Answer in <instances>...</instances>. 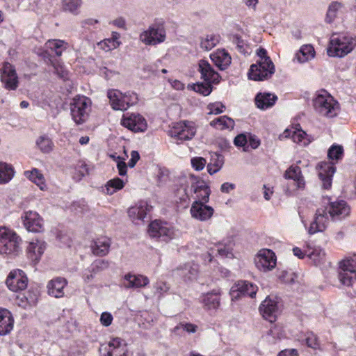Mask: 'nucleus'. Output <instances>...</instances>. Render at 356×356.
Returning <instances> with one entry per match:
<instances>
[{"instance_id":"obj_28","label":"nucleus","mask_w":356,"mask_h":356,"mask_svg":"<svg viewBox=\"0 0 356 356\" xmlns=\"http://www.w3.org/2000/svg\"><path fill=\"white\" fill-rule=\"evenodd\" d=\"M277 97L269 92H259L255 97V104L259 109L265 110L272 107Z\"/></svg>"},{"instance_id":"obj_49","label":"nucleus","mask_w":356,"mask_h":356,"mask_svg":"<svg viewBox=\"0 0 356 356\" xmlns=\"http://www.w3.org/2000/svg\"><path fill=\"white\" fill-rule=\"evenodd\" d=\"M343 154V148L339 145H332L328 149L327 156L332 160L341 159Z\"/></svg>"},{"instance_id":"obj_36","label":"nucleus","mask_w":356,"mask_h":356,"mask_svg":"<svg viewBox=\"0 0 356 356\" xmlns=\"http://www.w3.org/2000/svg\"><path fill=\"white\" fill-rule=\"evenodd\" d=\"M24 175L32 182L35 183L40 190L44 191L47 189L44 177L37 168H33L31 171H25Z\"/></svg>"},{"instance_id":"obj_64","label":"nucleus","mask_w":356,"mask_h":356,"mask_svg":"<svg viewBox=\"0 0 356 356\" xmlns=\"http://www.w3.org/2000/svg\"><path fill=\"white\" fill-rule=\"evenodd\" d=\"M277 356H298L296 349H286L281 351Z\"/></svg>"},{"instance_id":"obj_37","label":"nucleus","mask_w":356,"mask_h":356,"mask_svg":"<svg viewBox=\"0 0 356 356\" xmlns=\"http://www.w3.org/2000/svg\"><path fill=\"white\" fill-rule=\"evenodd\" d=\"M284 134L285 137L291 138L294 143H302L303 145L309 143V140L307 138V134L301 129H286Z\"/></svg>"},{"instance_id":"obj_25","label":"nucleus","mask_w":356,"mask_h":356,"mask_svg":"<svg viewBox=\"0 0 356 356\" xmlns=\"http://www.w3.org/2000/svg\"><path fill=\"white\" fill-rule=\"evenodd\" d=\"M199 71L202 78L208 83L219 82L220 76L205 60H200L199 62Z\"/></svg>"},{"instance_id":"obj_9","label":"nucleus","mask_w":356,"mask_h":356,"mask_svg":"<svg viewBox=\"0 0 356 356\" xmlns=\"http://www.w3.org/2000/svg\"><path fill=\"white\" fill-rule=\"evenodd\" d=\"M195 133L196 127L193 122L179 121L172 124L168 135L182 142L192 139Z\"/></svg>"},{"instance_id":"obj_51","label":"nucleus","mask_w":356,"mask_h":356,"mask_svg":"<svg viewBox=\"0 0 356 356\" xmlns=\"http://www.w3.org/2000/svg\"><path fill=\"white\" fill-rule=\"evenodd\" d=\"M341 8V4L339 2L332 3L329 8L326 15V21L331 23L337 15L338 11Z\"/></svg>"},{"instance_id":"obj_7","label":"nucleus","mask_w":356,"mask_h":356,"mask_svg":"<svg viewBox=\"0 0 356 356\" xmlns=\"http://www.w3.org/2000/svg\"><path fill=\"white\" fill-rule=\"evenodd\" d=\"M274 72L275 66L270 58H261L250 66L248 77L254 81H263L270 77Z\"/></svg>"},{"instance_id":"obj_16","label":"nucleus","mask_w":356,"mask_h":356,"mask_svg":"<svg viewBox=\"0 0 356 356\" xmlns=\"http://www.w3.org/2000/svg\"><path fill=\"white\" fill-rule=\"evenodd\" d=\"M1 81L7 90H15L18 87V76L15 67L10 63H4L1 72Z\"/></svg>"},{"instance_id":"obj_20","label":"nucleus","mask_w":356,"mask_h":356,"mask_svg":"<svg viewBox=\"0 0 356 356\" xmlns=\"http://www.w3.org/2000/svg\"><path fill=\"white\" fill-rule=\"evenodd\" d=\"M22 218L24 225L29 232H40L44 230L43 219L37 212L26 211Z\"/></svg>"},{"instance_id":"obj_24","label":"nucleus","mask_w":356,"mask_h":356,"mask_svg":"<svg viewBox=\"0 0 356 356\" xmlns=\"http://www.w3.org/2000/svg\"><path fill=\"white\" fill-rule=\"evenodd\" d=\"M67 283V280L62 277L51 280L47 286L48 294L56 298L63 297L65 294L63 290Z\"/></svg>"},{"instance_id":"obj_38","label":"nucleus","mask_w":356,"mask_h":356,"mask_svg":"<svg viewBox=\"0 0 356 356\" xmlns=\"http://www.w3.org/2000/svg\"><path fill=\"white\" fill-rule=\"evenodd\" d=\"M315 56V50L311 44L302 45L296 53V58L299 63H305Z\"/></svg>"},{"instance_id":"obj_18","label":"nucleus","mask_w":356,"mask_h":356,"mask_svg":"<svg viewBox=\"0 0 356 356\" xmlns=\"http://www.w3.org/2000/svg\"><path fill=\"white\" fill-rule=\"evenodd\" d=\"M102 356H127L128 348L124 340L115 337L104 348Z\"/></svg>"},{"instance_id":"obj_50","label":"nucleus","mask_w":356,"mask_h":356,"mask_svg":"<svg viewBox=\"0 0 356 356\" xmlns=\"http://www.w3.org/2000/svg\"><path fill=\"white\" fill-rule=\"evenodd\" d=\"M23 298L26 299V301L19 302L18 305L25 309L35 305L38 302L37 294L31 291H29L27 295H23Z\"/></svg>"},{"instance_id":"obj_61","label":"nucleus","mask_w":356,"mask_h":356,"mask_svg":"<svg viewBox=\"0 0 356 356\" xmlns=\"http://www.w3.org/2000/svg\"><path fill=\"white\" fill-rule=\"evenodd\" d=\"M154 288L156 291L159 295H162L163 293H165L169 289V287L167 284L163 282H158L155 284Z\"/></svg>"},{"instance_id":"obj_40","label":"nucleus","mask_w":356,"mask_h":356,"mask_svg":"<svg viewBox=\"0 0 356 356\" xmlns=\"http://www.w3.org/2000/svg\"><path fill=\"white\" fill-rule=\"evenodd\" d=\"M45 46L47 48L54 51L57 56H60L63 51L67 48V43L61 40H49Z\"/></svg>"},{"instance_id":"obj_42","label":"nucleus","mask_w":356,"mask_h":356,"mask_svg":"<svg viewBox=\"0 0 356 356\" xmlns=\"http://www.w3.org/2000/svg\"><path fill=\"white\" fill-rule=\"evenodd\" d=\"M224 158L222 155L215 154L211 156V162L207 165V171L210 175L218 172L222 167Z\"/></svg>"},{"instance_id":"obj_15","label":"nucleus","mask_w":356,"mask_h":356,"mask_svg":"<svg viewBox=\"0 0 356 356\" xmlns=\"http://www.w3.org/2000/svg\"><path fill=\"white\" fill-rule=\"evenodd\" d=\"M121 124L134 132H144L147 128L146 120L138 113L124 115Z\"/></svg>"},{"instance_id":"obj_47","label":"nucleus","mask_w":356,"mask_h":356,"mask_svg":"<svg viewBox=\"0 0 356 356\" xmlns=\"http://www.w3.org/2000/svg\"><path fill=\"white\" fill-rule=\"evenodd\" d=\"M38 147L43 153H49L53 149V143L50 138L47 136H42L38 138L36 140Z\"/></svg>"},{"instance_id":"obj_46","label":"nucleus","mask_w":356,"mask_h":356,"mask_svg":"<svg viewBox=\"0 0 356 356\" xmlns=\"http://www.w3.org/2000/svg\"><path fill=\"white\" fill-rule=\"evenodd\" d=\"M307 256L317 266L323 262L325 258V252L323 249L317 247L314 248L312 251L308 252Z\"/></svg>"},{"instance_id":"obj_33","label":"nucleus","mask_w":356,"mask_h":356,"mask_svg":"<svg viewBox=\"0 0 356 356\" xmlns=\"http://www.w3.org/2000/svg\"><path fill=\"white\" fill-rule=\"evenodd\" d=\"M111 241L106 237L97 238L92 245V250L94 254L97 256L106 255L110 248Z\"/></svg>"},{"instance_id":"obj_19","label":"nucleus","mask_w":356,"mask_h":356,"mask_svg":"<svg viewBox=\"0 0 356 356\" xmlns=\"http://www.w3.org/2000/svg\"><path fill=\"white\" fill-rule=\"evenodd\" d=\"M327 209L331 219L334 221L341 220L348 217L350 213V208L344 200L330 202Z\"/></svg>"},{"instance_id":"obj_57","label":"nucleus","mask_w":356,"mask_h":356,"mask_svg":"<svg viewBox=\"0 0 356 356\" xmlns=\"http://www.w3.org/2000/svg\"><path fill=\"white\" fill-rule=\"evenodd\" d=\"M217 251L218 254L222 257H232L233 256L230 248L227 245H219Z\"/></svg>"},{"instance_id":"obj_31","label":"nucleus","mask_w":356,"mask_h":356,"mask_svg":"<svg viewBox=\"0 0 356 356\" xmlns=\"http://www.w3.org/2000/svg\"><path fill=\"white\" fill-rule=\"evenodd\" d=\"M220 291L214 289L211 292L204 294L202 296V301L207 309H217L220 306Z\"/></svg>"},{"instance_id":"obj_55","label":"nucleus","mask_w":356,"mask_h":356,"mask_svg":"<svg viewBox=\"0 0 356 356\" xmlns=\"http://www.w3.org/2000/svg\"><path fill=\"white\" fill-rule=\"evenodd\" d=\"M197 328V325L192 323H179L174 328V332H177L179 330H182L188 333H195Z\"/></svg>"},{"instance_id":"obj_12","label":"nucleus","mask_w":356,"mask_h":356,"mask_svg":"<svg viewBox=\"0 0 356 356\" xmlns=\"http://www.w3.org/2000/svg\"><path fill=\"white\" fill-rule=\"evenodd\" d=\"M330 216L327 208L321 207L316 209L314 220L308 229L309 234L323 232L329 225Z\"/></svg>"},{"instance_id":"obj_60","label":"nucleus","mask_w":356,"mask_h":356,"mask_svg":"<svg viewBox=\"0 0 356 356\" xmlns=\"http://www.w3.org/2000/svg\"><path fill=\"white\" fill-rule=\"evenodd\" d=\"M113 321V316L108 312H103L100 316V322L104 326H109Z\"/></svg>"},{"instance_id":"obj_14","label":"nucleus","mask_w":356,"mask_h":356,"mask_svg":"<svg viewBox=\"0 0 356 356\" xmlns=\"http://www.w3.org/2000/svg\"><path fill=\"white\" fill-rule=\"evenodd\" d=\"M276 297L268 296L259 306V312L264 319L275 322L278 314V302Z\"/></svg>"},{"instance_id":"obj_48","label":"nucleus","mask_w":356,"mask_h":356,"mask_svg":"<svg viewBox=\"0 0 356 356\" xmlns=\"http://www.w3.org/2000/svg\"><path fill=\"white\" fill-rule=\"evenodd\" d=\"M124 181L118 177L111 179L106 185V193L112 195L117 191L122 189L124 187Z\"/></svg>"},{"instance_id":"obj_58","label":"nucleus","mask_w":356,"mask_h":356,"mask_svg":"<svg viewBox=\"0 0 356 356\" xmlns=\"http://www.w3.org/2000/svg\"><path fill=\"white\" fill-rule=\"evenodd\" d=\"M306 343H307V345L310 348H312L314 349L318 348L317 337L315 334H314L313 333L309 334L307 337Z\"/></svg>"},{"instance_id":"obj_10","label":"nucleus","mask_w":356,"mask_h":356,"mask_svg":"<svg viewBox=\"0 0 356 356\" xmlns=\"http://www.w3.org/2000/svg\"><path fill=\"white\" fill-rule=\"evenodd\" d=\"M166 31L162 24H154L143 31L139 35V40L145 45L154 46L165 40Z\"/></svg>"},{"instance_id":"obj_17","label":"nucleus","mask_w":356,"mask_h":356,"mask_svg":"<svg viewBox=\"0 0 356 356\" xmlns=\"http://www.w3.org/2000/svg\"><path fill=\"white\" fill-rule=\"evenodd\" d=\"M258 290L257 285L248 281H239L230 290L232 300L238 299L241 296L254 298Z\"/></svg>"},{"instance_id":"obj_21","label":"nucleus","mask_w":356,"mask_h":356,"mask_svg":"<svg viewBox=\"0 0 356 356\" xmlns=\"http://www.w3.org/2000/svg\"><path fill=\"white\" fill-rule=\"evenodd\" d=\"M205 203L200 201L193 202L190 209L192 218L200 221H206L211 218L214 210Z\"/></svg>"},{"instance_id":"obj_32","label":"nucleus","mask_w":356,"mask_h":356,"mask_svg":"<svg viewBox=\"0 0 356 356\" xmlns=\"http://www.w3.org/2000/svg\"><path fill=\"white\" fill-rule=\"evenodd\" d=\"M149 211L148 205L145 202H142L138 205L129 208L128 214L133 221H136V220H143Z\"/></svg>"},{"instance_id":"obj_8","label":"nucleus","mask_w":356,"mask_h":356,"mask_svg":"<svg viewBox=\"0 0 356 356\" xmlns=\"http://www.w3.org/2000/svg\"><path fill=\"white\" fill-rule=\"evenodd\" d=\"M148 234L152 238H160L168 241L178 236V231L166 222L154 220L149 225Z\"/></svg>"},{"instance_id":"obj_59","label":"nucleus","mask_w":356,"mask_h":356,"mask_svg":"<svg viewBox=\"0 0 356 356\" xmlns=\"http://www.w3.org/2000/svg\"><path fill=\"white\" fill-rule=\"evenodd\" d=\"M209 113L219 114L223 112L225 106L221 103L210 104L208 106Z\"/></svg>"},{"instance_id":"obj_1","label":"nucleus","mask_w":356,"mask_h":356,"mask_svg":"<svg viewBox=\"0 0 356 356\" xmlns=\"http://www.w3.org/2000/svg\"><path fill=\"white\" fill-rule=\"evenodd\" d=\"M186 196L190 200L207 202L211 191L207 183L200 177L190 175L184 179L181 184Z\"/></svg>"},{"instance_id":"obj_3","label":"nucleus","mask_w":356,"mask_h":356,"mask_svg":"<svg viewBox=\"0 0 356 356\" xmlns=\"http://www.w3.org/2000/svg\"><path fill=\"white\" fill-rule=\"evenodd\" d=\"M315 111L326 118L335 117L339 111L338 102L325 90L319 92L313 100Z\"/></svg>"},{"instance_id":"obj_54","label":"nucleus","mask_w":356,"mask_h":356,"mask_svg":"<svg viewBox=\"0 0 356 356\" xmlns=\"http://www.w3.org/2000/svg\"><path fill=\"white\" fill-rule=\"evenodd\" d=\"M124 111L127 110L129 106L134 105L137 103L138 99V96L134 92H127L124 94Z\"/></svg>"},{"instance_id":"obj_35","label":"nucleus","mask_w":356,"mask_h":356,"mask_svg":"<svg viewBox=\"0 0 356 356\" xmlns=\"http://www.w3.org/2000/svg\"><path fill=\"white\" fill-rule=\"evenodd\" d=\"M127 284L125 286L127 288H138L147 285L149 284V279L146 276L141 275H127L125 276Z\"/></svg>"},{"instance_id":"obj_30","label":"nucleus","mask_w":356,"mask_h":356,"mask_svg":"<svg viewBox=\"0 0 356 356\" xmlns=\"http://www.w3.org/2000/svg\"><path fill=\"white\" fill-rule=\"evenodd\" d=\"M284 177L288 179H293L296 182L297 188H303L305 187V181L300 168L297 165L290 166L286 170Z\"/></svg>"},{"instance_id":"obj_52","label":"nucleus","mask_w":356,"mask_h":356,"mask_svg":"<svg viewBox=\"0 0 356 356\" xmlns=\"http://www.w3.org/2000/svg\"><path fill=\"white\" fill-rule=\"evenodd\" d=\"M109 266L108 261L98 259L95 261L90 267V271L97 273L98 272L106 269Z\"/></svg>"},{"instance_id":"obj_27","label":"nucleus","mask_w":356,"mask_h":356,"mask_svg":"<svg viewBox=\"0 0 356 356\" xmlns=\"http://www.w3.org/2000/svg\"><path fill=\"white\" fill-rule=\"evenodd\" d=\"M213 63L220 70H225L232 62V58L225 49H218L210 56Z\"/></svg>"},{"instance_id":"obj_2","label":"nucleus","mask_w":356,"mask_h":356,"mask_svg":"<svg viewBox=\"0 0 356 356\" xmlns=\"http://www.w3.org/2000/svg\"><path fill=\"white\" fill-rule=\"evenodd\" d=\"M356 47V37L333 34L330 38L327 54L330 56L343 57Z\"/></svg>"},{"instance_id":"obj_5","label":"nucleus","mask_w":356,"mask_h":356,"mask_svg":"<svg viewBox=\"0 0 356 356\" xmlns=\"http://www.w3.org/2000/svg\"><path fill=\"white\" fill-rule=\"evenodd\" d=\"M21 239L13 231L5 227H0V254H15L19 250Z\"/></svg>"},{"instance_id":"obj_34","label":"nucleus","mask_w":356,"mask_h":356,"mask_svg":"<svg viewBox=\"0 0 356 356\" xmlns=\"http://www.w3.org/2000/svg\"><path fill=\"white\" fill-rule=\"evenodd\" d=\"M14 167L8 163L0 162V184L9 183L15 177Z\"/></svg>"},{"instance_id":"obj_11","label":"nucleus","mask_w":356,"mask_h":356,"mask_svg":"<svg viewBox=\"0 0 356 356\" xmlns=\"http://www.w3.org/2000/svg\"><path fill=\"white\" fill-rule=\"evenodd\" d=\"M275 254L269 249L261 250L254 258L257 268L264 272L273 270L276 266Z\"/></svg>"},{"instance_id":"obj_26","label":"nucleus","mask_w":356,"mask_h":356,"mask_svg":"<svg viewBox=\"0 0 356 356\" xmlns=\"http://www.w3.org/2000/svg\"><path fill=\"white\" fill-rule=\"evenodd\" d=\"M14 319L11 313L6 309L0 308V335L9 334L13 329Z\"/></svg>"},{"instance_id":"obj_39","label":"nucleus","mask_w":356,"mask_h":356,"mask_svg":"<svg viewBox=\"0 0 356 356\" xmlns=\"http://www.w3.org/2000/svg\"><path fill=\"white\" fill-rule=\"evenodd\" d=\"M234 121L227 115L218 117L210 122V125L220 130L232 129L234 127Z\"/></svg>"},{"instance_id":"obj_41","label":"nucleus","mask_w":356,"mask_h":356,"mask_svg":"<svg viewBox=\"0 0 356 356\" xmlns=\"http://www.w3.org/2000/svg\"><path fill=\"white\" fill-rule=\"evenodd\" d=\"M120 37V33L117 32H113L112 37L111 38L106 39L103 42H100L99 44L101 48L103 49L105 51H109L112 49H116L120 44V42L119 41Z\"/></svg>"},{"instance_id":"obj_63","label":"nucleus","mask_w":356,"mask_h":356,"mask_svg":"<svg viewBox=\"0 0 356 356\" xmlns=\"http://www.w3.org/2000/svg\"><path fill=\"white\" fill-rule=\"evenodd\" d=\"M234 145L238 147H244L247 143L246 136L243 134L238 135L234 140Z\"/></svg>"},{"instance_id":"obj_44","label":"nucleus","mask_w":356,"mask_h":356,"mask_svg":"<svg viewBox=\"0 0 356 356\" xmlns=\"http://www.w3.org/2000/svg\"><path fill=\"white\" fill-rule=\"evenodd\" d=\"M177 270L179 272L180 275L188 280H191L197 276L198 268L195 264L191 265L187 264L184 267L179 268Z\"/></svg>"},{"instance_id":"obj_53","label":"nucleus","mask_w":356,"mask_h":356,"mask_svg":"<svg viewBox=\"0 0 356 356\" xmlns=\"http://www.w3.org/2000/svg\"><path fill=\"white\" fill-rule=\"evenodd\" d=\"M193 89L195 92H197L200 94H202L204 96L209 95L211 92V90H212L211 86L210 83H208V82L206 83L195 84L193 86Z\"/></svg>"},{"instance_id":"obj_43","label":"nucleus","mask_w":356,"mask_h":356,"mask_svg":"<svg viewBox=\"0 0 356 356\" xmlns=\"http://www.w3.org/2000/svg\"><path fill=\"white\" fill-rule=\"evenodd\" d=\"M82 0H63L62 6L65 12L73 15H78L81 7Z\"/></svg>"},{"instance_id":"obj_4","label":"nucleus","mask_w":356,"mask_h":356,"mask_svg":"<svg viewBox=\"0 0 356 356\" xmlns=\"http://www.w3.org/2000/svg\"><path fill=\"white\" fill-rule=\"evenodd\" d=\"M91 100L85 96H77L70 103L71 115L77 124L85 122L91 109Z\"/></svg>"},{"instance_id":"obj_29","label":"nucleus","mask_w":356,"mask_h":356,"mask_svg":"<svg viewBox=\"0 0 356 356\" xmlns=\"http://www.w3.org/2000/svg\"><path fill=\"white\" fill-rule=\"evenodd\" d=\"M110 104L113 109L124 111V94L118 90L111 89L107 92Z\"/></svg>"},{"instance_id":"obj_22","label":"nucleus","mask_w":356,"mask_h":356,"mask_svg":"<svg viewBox=\"0 0 356 356\" xmlns=\"http://www.w3.org/2000/svg\"><path fill=\"white\" fill-rule=\"evenodd\" d=\"M47 248V243L41 239H33L29 244L26 250L28 257L34 261H38Z\"/></svg>"},{"instance_id":"obj_62","label":"nucleus","mask_w":356,"mask_h":356,"mask_svg":"<svg viewBox=\"0 0 356 356\" xmlns=\"http://www.w3.org/2000/svg\"><path fill=\"white\" fill-rule=\"evenodd\" d=\"M140 159V154L137 151H131V159L128 162V166L130 168H134L136 163Z\"/></svg>"},{"instance_id":"obj_23","label":"nucleus","mask_w":356,"mask_h":356,"mask_svg":"<svg viewBox=\"0 0 356 356\" xmlns=\"http://www.w3.org/2000/svg\"><path fill=\"white\" fill-rule=\"evenodd\" d=\"M333 164L328 162H321L318 164V175L323 181V186L328 189L331 186L332 177L335 172Z\"/></svg>"},{"instance_id":"obj_13","label":"nucleus","mask_w":356,"mask_h":356,"mask_svg":"<svg viewBox=\"0 0 356 356\" xmlns=\"http://www.w3.org/2000/svg\"><path fill=\"white\" fill-rule=\"evenodd\" d=\"M6 284L10 291L18 292L26 289L28 279L22 270L16 269L9 273Z\"/></svg>"},{"instance_id":"obj_56","label":"nucleus","mask_w":356,"mask_h":356,"mask_svg":"<svg viewBox=\"0 0 356 356\" xmlns=\"http://www.w3.org/2000/svg\"><path fill=\"white\" fill-rule=\"evenodd\" d=\"M206 163V160L202 157H196L191 159L192 166L196 170H202L204 168Z\"/></svg>"},{"instance_id":"obj_45","label":"nucleus","mask_w":356,"mask_h":356,"mask_svg":"<svg viewBox=\"0 0 356 356\" xmlns=\"http://www.w3.org/2000/svg\"><path fill=\"white\" fill-rule=\"evenodd\" d=\"M219 42V36L213 34L207 35L202 38L200 47L206 51L213 49Z\"/></svg>"},{"instance_id":"obj_6","label":"nucleus","mask_w":356,"mask_h":356,"mask_svg":"<svg viewBox=\"0 0 356 356\" xmlns=\"http://www.w3.org/2000/svg\"><path fill=\"white\" fill-rule=\"evenodd\" d=\"M339 264V281L347 286L353 285L356 281V254L346 257Z\"/></svg>"}]
</instances>
